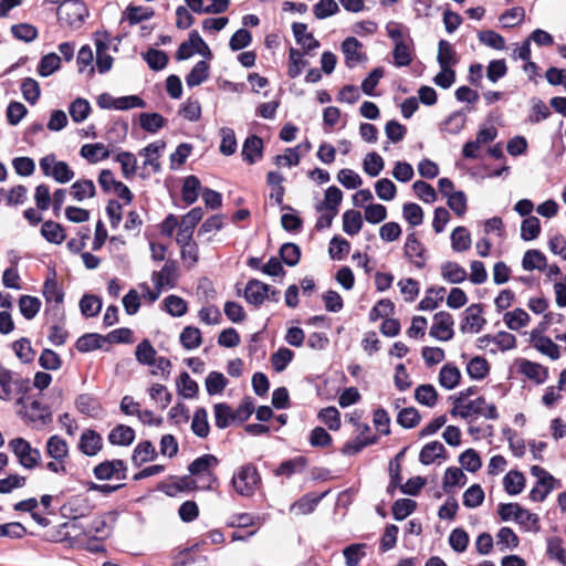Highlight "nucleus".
Here are the masks:
<instances>
[{"label":"nucleus","instance_id":"obj_31","mask_svg":"<svg viewBox=\"0 0 566 566\" xmlns=\"http://www.w3.org/2000/svg\"><path fill=\"white\" fill-rule=\"evenodd\" d=\"M306 459L304 457H296L294 459L286 460L282 462L277 469H275L274 474L276 476H286L290 478L295 473H301L306 468Z\"/></svg>","mask_w":566,"mask_h":566},{"label":"nucleus","instance_id":"obj_7","mask_svg":"<svg viewBox=\"0 0 566 566\" xmlns=\"http://www.w3.org/2000/svg\"><path fill=\"white\" fill-rule=\"evenodd\" d=\"M40 167L46 177L56 182L66 184L74 178V171L65 161H60L54 155H46L40 160Z\"/></svg>","mask_w":566,"mask_h":566},{"label":"nucleus","instance_id":"obj_3","mask_svg":"<svg viewBox=\"0 0 566 566\" xmlns=\"http://www.w3.org/2000/svg\"><path fill=\"white\" fill-rule=\"evenodd\" d=\"M56 14L62 27L76 30L84 23L88 10L81 0H66L59 6Z\"/></svg>","mask_w":566,"mask_h":566},{"label":"nucleus","instance_id":"obj_9","mask_svg":"<svg viewBox=\"0 0 566 566\" xmlns=\"http://www.w3.org/2000/svg\"><path fill=\"white\" fill-rule=\"evenodd\" d=\"M97 105L101 108L132 109L145 107V102L136 95L115 98L108 93H103L97 97Z\"/></svg>","mask_w":566,"mask_h":566},{"label":"nucleus","instance_id":"obj_52","mask_svg":"<svg viewBox=\"0 0 566 566\" xmlns=\"http://www.w3.org/2000/svg\"><path fill=\"white\" fill-rule=\"evenodd\" d=\"M366 544H352L344 548L343 555L345 557L346 566H358L361 558L366 556Z\"/></svg>","mask_w":566,"mask_h":566},{"label":"nucleus","instance_id":"obj_12","mask_svg":"<svg viewBox=\"0 0 566 566\" xmlns=\"http://www.w3.org/2000/svg\"><path fill=\"white\" fill-rule=\"evenodd\" d=\"M453 318L448 312H439L433 317L430 335L436 339L447 342L453 337Z\"/></svg>","mask_w":566,"mask_h":566},{"label":"nucleus","instance_id":"obj_8","mask_svg":"<svg viewBox=\"0 0 566 566\" xmlns=\"http://www.w3.org/2000/svg\"><path fill=\"white\" fill-rule=\"evenodd\" d=\"M112 526L107 523L106 517L103 515H96L92 517H85L83 522H78L77 533L87 538H94L103 541L109 536Z\"/></svg>","mask_w":566,"mask_h":566},{"label":"nucleus","instance_id":"obj_24","mask_svg":"<svg viewBox=\"0 0 566 566\" xmlns=\"http://www.w3.org/2000/svg\"><path fill=\"white\" fill-rule=\"evenodd\" d=\"M18 388L19 381L13 378L12 371L0 366V399L10 401Z\"/></svg>","mask_w":566,"mask_h":566},{"label":"nucleus","instance_id":"obj_54","mask_svg":"<svg viewBox=\"0 0 566 566\" xmlns=\"http://www.w3.org/2000/svg\"><path fill=\"white\" fill-rule=\"evenodd\" d=\"M69 113L75 123H82L88 117L91 105L88 101L78 97L71 103Z\"/></svg>","mask_w":566,"mask_h":566},{"label":"nucleus","instance_id":"obj_62","mask_svg":"<svg viewBox=\"0 0 566 566\" xmlns=\"http://www.w3.org/2000/svg\"><path fill=\"white\" fill-rule=\"evenodd\" d=\"M525 10L522 7H514L500 15V22L504 28H514L523 22Z\"/></svg>","mask_w":566,"mask_h":566},{"label":"nucleus","instance_id":"obj_59","mask_svg":"<svg viewBox=\"0 0 566 566\" xmlns=\"http://www.w3.org/2000/svg\"><path fill=\"white\" fill-rule=\"evenodd\" d=\"M148 66L154 71H160L166 67L168 63V56L164 51L157 49H149L143 54Z\"/></svg>","mask_w":566,"mask_h":566},{"label":"nucleus","instance_id":"obj_40","mask_svg":"<svg viewBox=\"0 0 566 566\" xmlns=\"http://www.w3.org/2000/svg\"><path fill=\"white\" fill-rule=\"evenodd\" d=\"M209 64L206 61H199L186 77L189 87L202 84L209 77Z\"/></svg>","mask_w":566,"mask_h":566},{"label":"nucleus","instance_id":"obj_4","mask_svg":"<svg viewBox=\"0 0 566 566\" xmlns=\"http://www.w3.org/2000/svg\"><path fill=\"white\" fill-rule=\"evenodd\" d=\"M219 464V460L213 454H203L189 464V472L197 476V481L201 482L200 489L211 490L218 482L212 470Z\"/></svg>","mask_w":566,"mask_h":566},{"label":"nucleus","instance_id":"obj_38","mask_svg":"<svg viewBox=\"0 0 566 566\" xmlns=\"http://www.w3.org/2000/svg\"><path fill=\"white\" fill-rule=\"evenodd\" d=\"M394 63L396 66H407L412 61L411 41L398 42L394 48Z\"/></svg>","mask_w":566,"mask_h":566},{"label":"nucleus","instance_id":"obj_48","mask_svg":"<svg viewBox=\"0 0 566 566\" xmlns=\"http://www.w3.org/2000/svg\"><path fill=\"white\" fill-rule=\"evenodd\" d=\"M384 167L385 161L382 157L375 151L368 153L363 160V169L370 177L378 176Z\"/></svg>","mask_w":566,"mask_h":566},{"label":"nucleus","instance_id":"obj_22","mask_svg":"<svg viewBox=\"0 0 566 566\" xmlns=\"http://www.w3.org/2000/svg\"><path fill=\"white\" fill-rule=\"evenodd\" d=\"M45 452L52 460L65 461L69 457V444L60 436H51L45 444Z\"/></svg>","mask_w":566,"mask_h":566},{"label":"nucleus","instance_id":"obj_32","mask_svg":"<svg viewBox=\"0 0 566 566\" xmlns=\"http://www.w3.org/2000/svg\"><path fill=\"white\" fill-rule=\"evenodd\" d=\"M343 199V192L335 186H331L325 191L324 201L317 207L318 211H332L334 214L338 213V207Z\"/></svg>","mask_w":566,"mask_h":566},{"label":"nucleus","instance_id":"obj_46","mask_svg":"<svg viewBox=\"0 0 566 566\" xmlns=\"http://www.w3.org/2000/svg\"><path fill=\"white\" fill-rule=\"evenodd\" d=\"M153 15V9L142 6H128L124 12L125 20H127L129 24H137L142 21L149 20Z\"/></svg>","mask_w":566,"mask_h":566},{"label":"nucleus","instance_id":"obj_18","mask_svg":"<svg viewBox=\"0 0 566 566\" xmlns=\"http://www.w3.org/2000/svg\"><path fill=\"white\" fill-rule=\"evenodd\" d=\"M518 371L536 384H543L548 377V369L538 363L527 359L517 361Z\"/></svg>","mask_w":566,"mask_h":566},{"label":"nucleus","instance_id":"obj_37","mask_svg":"<svg viewBox=\"0 0 566 566\" xmlns=\"http://www.w3.org/2000/svg\"><path fill=\"white\" fill-rule=\"evenodd\" d=\"M522 266L526 271H543L546 266V258L538 250H527L523 255Z\"/></svg>","mask_w":566,"mask_h":566},{"label":"nucleus","instance_id":"obj_30","mask_svg":"<svg viewBox=\"0 0 566 566\" xmlns=\"http://www.w3.org/2000/svg\"><path fill=\"white\" fill-rule=\"evenodd\" d=\"M80 154L92 164L101 161L109 156L107 147L102 143L85 144L81 147Z\"/></svg>","mask_w":566,"mask_h":566},{"label":"nucleus","instance_id":"obj_5","mask_svg":"<svg viewBox=\"0 0 566 566\" xmlns=\"http://www.w3.org/2000/svg\"><path fill=\"white\" fill-rule=\"evenodd\" d=\"M9 449L15 455L18 463L27 469L33 470L41 462V452L36 448H32L30 442L23 438H14L8 443Z\"/></svg>","mask_w":566,"mask_h":566},{"label":"nucleus","instance_id":"obj_63","mask_svg":"<svg viewBox=\"0 0 566 566\" xmlns=\"http://www.w3.org/2000/svg\"><path fill=\"white\" fill-rule=\"evenodd\" d=\"M541 232V222L536 217H527L523 220L521 226V237L525 241H531L537 238Z\"/></svg>","mask_w":566,"mask_h":566},{"label":"nucleus","instance_id":"obj_25","mask_svg":"<svg viewBox=\"0 0 566 566\" xmlns=\"http://www.w3.org/2000/svg\"><path fill=\"white\" fill-rule=\"evenodd\" d=\"M263 140L258 136H250L245 139L242 147L243 160L250 165L256 163L262 157Z\"/></svg>","mask_w":566,"mask_h":566},{"label":"nucleus","instance_id":"obj_55","mask_svg":"<svg viewBox=\"0 0 566 566\" xmlns=\"http://www.w3.org/2000/svg\"><path fill=\"white\" fill-rule=\"evenodd\" d=\"M177 388L179 395H181L186 399H191L196 397L198 392L197 382L190 377L187 371H184L179 376V380L177 381Z\"/></svg>","mask_w":566,"mask_h":566},{"label":"nucleus","instance_id":"obj_29","mask_svg":"<svg viewBox=\"0 0 566 566\" xmlns=\"http://www.w3.org/2000/svg\"><path fill=\"white\" fill-rule=\"evenodd\" d=\"M441 275L449 283L457 284L463 282L467 276V270L457 262H446L441 266Z\"/></svg>","mask_w":566,"mask_h":566},{"label":"nucleus","instance_id":"obj_19","mask_svg":"<svg viewBox=\"0 0 566 566\" xmlns=\"http://www.w3.org/2000/svg\"><path fill=\"white\" fill-rule=\"evenodd\" d=\"M177 279V265L172 261L165 263L163 269L154 272L151 280L156 289L163 290L165 287H172Z\"/></svg>","mask_w":566,"mask_h":566},{"label":"nucleus","instance_id":"obj_35","mask_svg":"<svg viewBox=\"0 0 566 566\" xmlns=\"http://www.w3.org/2000/svg\"><path fill=\"white\" fill-rule=\"evenodd\" d=\"M134 439L135 431L125 424H118L109 432L108 436L109 442L117 446H129Z\"/></svg>","mask_w":566,"mask_h":566},{"label":"nucleus","instance_id":"obj_26","mask_svg":"<svg viewBox=\"0 0 566 566\" xmlns=\"http://www.w3.org/2000/svg\"><path fill=\"white\" fill-rule=\"evenodd\" d=\"M438 380L441 387L447 390H452L459 385L461 380V371L457 366L452 364H446L440 369Z\"/></svg>","mask_w":566,"mask_h":566},{"label":"nucleus","instance_id":"obj_51","mask_svg":"<svg viewBox=\"0 0 566 566\" xmlns=\"http://www.w3.org/2000/svg\"><path fill=\"white\" fill-rule=\"evenodd\" d=\"M415 399L427 407H433L438 399V394L432 385H420L415 390Z\"/></svg>","mask_w":566,"mask_h":566},{"label":"nucleus","instance_id":"obj_39","mask_svg":"<svg viewBox=\"0 0 566 566\" xmlns=\"http://www.w3.org/2000/svg\"><path fill=\"white\" fill-rule=\"evenodd\" d=\"M451 247L455 252H464L470 249L472 240L470 232L464 227H457L451 233Z\"/></svg>","mask_w":566,"mask_h":566},{"label":"nucleus","instance_id":"obj_42","mask_svg":"<svg viewBox=\"0 0 566 566\" xmlns=\"http://www.w3.org/2000/svg\"><path fill=\"white\" fill-rule=\"evenodd\" d=\"M437 60L440 66L452 67L458 63L457 53L448 41L441 40L439 42Z\"/></svg>","mask_w":566,"mask_h":566},{"label":"nucleus","instance_id":"obj_58","mask_svg":"<svg viewBox=\"0 0 566 566\" xmlns=\"http://www.w3.org/2000/svg\"><path fill=\"white\" fill-rule=\"evenodd\" d=\"M41 302L30 295H23L19 300V308L27 319H32L40 311Z\"/></svg>","mask_w":566,"mask_h":566},{"label":"nucleus","instance_id":"obj_27","mask_svg":"<svg viewBox=\"0 0 566 566\" xmlns=\"http://www.w3.org/2000/svg\"><path fill=\"white\" fill-rule=\"evenodd\" d=\"M525 476L517 470L509 471L503 478V488L510 495H517L523 492L525 488Z\"/></svg>","mask_w":566,"mask_h":566},{"label":"nucleus","instance_id":"obj_36","mask_svg":"<svg viewBox=\"0 0 566 566\" xmlns=\"http://www.w3.org/2000/svg\"><path fill=\"white\" fill-rule=\"evenodd\" d=\"M363 227L361 213L357 210H346L343 214V230L348 235L357 234Z\"/></svg>","mask_w":566,"mask_h":566},{"label":"nucleus","instance_id":"obj_45","mask_svg":"<svg viewBox=\"0 0 566 566\" xmlns=\"http://www.w3.org/2000/svg\"><path fill=\"white\" fill-rule=\"evenodd\" d=\"M191 430L200 438H206L209 434L210 428L206 409L199 408L195 411L191 421Z\"/></svg>","mask_w":566,"mask_h":566},{"label":"nucleus","instance_id":"obj_53","mask_svg":"<svg viewBox=\"0 0 566 566\" xmlns=\"http://www.w3.org/2000/svg\"><path fill=\"white\" fill-rule=\"evenodd\" d=\"M289 62L287 74L292 78L297 77L307 65V61L303 59V52L294 48L290 49Z\"/></svg>","mask_w":566,"mask_h":566},{"label":"nucleus","instance_id":"obj_11","mask_svg":"<svg viewBox=\"0 0 566 566\" xmlns=\"http://www.w3.org/2000/svg\"><path fill=\"white\" fill-rule=\"evenodd\" d=\"M482 314L483 310L480 304H472L467 307L463 312L461 331L470 334L479 333L486 323Z\"/></svg>","mask_w":566,"mask_h":566},{"label":"nucleus","instance_id":"obj_14","mask_svg":"<svg viewBox=\"0 0 566 566\" xmlns=\"http://www.w3.org/2000/svg\"><path fill=\"white\" fill-rule=\"evenodd\" d=\"M403 250H405L406 256L417 268H422L424 265L426 249H424L423 244L417 239V237L413 232L408 234Z\"/></svg>","mask_w":566,"mask_h":566},{"label":"nucleus","instance_id":"obj_49","mask_svg":"<svg viewBox=\"0 0 566 566\" xmlns=\"http://www.w3.org/2000/svg\"><path fill=\"white\" fill-rule=\"evenodd\" d=\"M61 67V57L55 53L45 54L38 66V73L42 77H48Z\"/></svg>","mask_w":566,"mask_h":566},{"label":"nucleus","instance_id":"obj_1","mask_svg":"<svg viewBox=\"0 0 566 566\" xmlns=\"http://www.w3.org/2000/svg\"><path fill=\"white\" fill-rule=\"evenodd\" d=\"M451 415L461 417L462 419L483 417L485 419L496 420L499 418L494 403L488 402L484 397H478L472 400L467 399L464 392H460L455 398Z\"/></svg>","mask_w":566,"mask_h":566},{"label":"nucleus","instance_id":"obj_16","mask_svg":"<svg viewBox=\"0 0 566 566\" xmlns=\"http://www.w3.org/2000/svg\"><path fill=\"white\" fill-rule=\"evenodd\" d=\"M361 48L363 44L354 36L346 38L343 41L342 52L345 55V64L348 67H355L365 59Z\"/></svg>","mask_w":566,"mask_h":566},{"label":"nucleus","instance_id":"obj_28","mask_svg":"<svg viewBox=\"0 0 566 566\" xmlns=\"http://www.w3.org/2000/svg\"><path fill=\"white\" fill-rule=\"evenodd\" d=\"M41 234L48 242L53 244H61L66 238L63 227L52 220L43 222Z\"/></svg>","mask_w":566,"mask_h":566},{"label":"nucleus","instance_id":"obj_23","mask_svg":"<svg viewBox=\"0 0 566 566\" xmlns=\"http://www.w3.org/2000/svg\"><path fill=\"white\" fill-rule=\"evenodd\" d=\"M293 34L297 44L302 46L304 53H308L319 46V42L314 35L307 31V25L304 23H294L292 27Z\"/></svg>","mask_w":566,"mask_h":566},{"label":"nucleus","instance_id":"obj_13","mask_svg":"<svg viewBox=\"0 0 566 566\" xmlns=\"http://www.w3.org/2000/svg\"><path fill=\"white\" fill-rule=\"evenodd\" d=\"M64 510H65V512H67L69 517L72 520L67 524V527L71 530V533H73L74 536H78V533H77L78 522H83L85 520L86 513L90 510L86 500H84V499L73 500V501L69 502L67 505L64 506Z\"/></svg>","mask_w":566,"mask_h":566},{"label":"nucleus","instance_id":"obj_33","mask_svg":"<svg viewBox=\"0 0 566 566\" xmlns=\"http://www.w3.org/2000/svg\"><path fill=\"white\" fill-rule=\"evenodd\" d=\"M156 458V450L149 441H144L137 444L132 454V462L135 467L151 461Z\"/></svg>","mask_w":566,"mask_h":566},{"label":"nucleus","instance_id":"obj_15","mask_svg":"<svg viewBox=\"0 0 566 566\" xmlns=\"http://www.w3.org/2000/svg\"><path fill=\"white\" fill-rule=\"evenodd\" d=\"M530 338L533 347L541 354L549 357L553 360L559 358V347L549 337L541 335L537 331H532Z\"/></svg>","mask_w":566,"mask_h":566},{"label":"nucleus","instance_id":"obj_10","mask_svg":"<svg viewBox=\"0 0 566 566\" xmlns=\"http://www.w3.org/2000/svg\"><path fill=\"white\" fill-rule=\"evenodd\" d=\"M127 467L123 460L103 461L94 468V475L97 480H125Z\"/></svg>","mask_w":566,"mask_h":566},{"label":"nucleus","instance_id":"obj_60","mask_svg":"<svg viewBox=\"0 0 566 566\" xmlns=\"http://www.w3.org/2000/svg\"><path fill=\"white\" fill-rule=\"evenodd\" d=\"M485 494L480 484L471 485L463 494V505L470 509L480 506L484 501Z\"/></svg>","mask_w":566,"mask_h":566},{"label":"nucleus","instance_id":"obj_34","mask_svg":"<svg viewBox=\"0 0 566 566\" xmlns=\"http://www.w3.org/2000/svg\"><path fill=\"white\" fill-rule=\"evenodd\" d=\"M530 319V315L523 308H514L511 312H506L503 316L505 325L512 331H518L527 326Z\"/></svg>","mask_w":566,"mask_h":566},{"label":"nucleus","instance_id":"obj_43","mask_svg":"<svg viewBox=\"0 0 566 566\" xmlns=\"http://www.w3.org/2000/svg\"><path fill=\"white\" fill-rule=\"evenodd\" d=\"M213 410L216 426L219 429L229 427L231 422L237 418V413H234L227 403H216Z\"/></svg>","mask_w":566,"mask_h":566},{"label":"nucleus","instance_id":"obj_57","mask_svg":"<svg viewBox=\"0 0 566 566\" xmlns=\"http://www.w3.org/2000/svg\"><path fill=\"white\" fill-rule=\"evenodd\" d=\"M200 181L196 176H188L182 186V200L191 205L193 203L199 196Z\"/></svg>","mask_w":566,"mask_h":566},{"label":"nucleus","instance_id":"obj_56","mask_svg":"<svg viewBox=\"0 0 566 566\" xmlns=\"http://www.w3.org/2000/svg\"><path fill=\"white\" fill-rule=\"evenodd\" d=\"M375 192L382 201H391L397 195L396 185L388 178H381L375 184Z\"/></svg>","mask_w":566,"mask_h":566},{"label":"nucleus","instance_id":"obj_2","mask_svg":"<svg viewBox=\"0 0 566 566\" xmlns=\"http://www.w3.org/2000/svg\"><path fill=\"white\" fill-rule=\"evenodd\" d=\"M233 490L241 496L251 497L261 485V476L252 463L239 467L231 479Z\"/></svg>","mask_w":566,"mask_h":566},{"label":"nucleus","instance_id":"obj_21","mask_svg":"<svg viewBox=\"0 0 566 566\" xmlns=\"http://www.w3.org/2000/svg\"><path fill=\"white\" fill-rule=\"evenodd\" d=\"M164 148L165 143L163 140H157L143 148L139 155L145 157L144 167H150L153 172H158L160 169L159 157Z\"/></svg>","mask_w":566,"mask_h":566},{"label":"nucleus","instance_id":"obj_61","mask_svg":"<svg viewBox=\"0 0 566 566\" xmlns=\"http://www.w3.org/2000/svg\"><path fill=\"white\" fill-rule=\"evenodd\" d=\"M180 342L186 349L198 348L201 344V332L197 327L188 326L180 334Z\"/></svg>","mask_w":566,"mask_h":566},{"label":"nucleus","instance_id":"obj_44","mask_svg":"<svg viewBox=\"0 0 566 566\" xmlns=\"http://www.w3.org/2000/svg\"><path fill=\"white\" fill-rule=\"evenodd\" d=\"M223 226V217L214 214L208 218L199 228L198 237H205L207 241H211L213 235L221 230Z\"/></svg>","mask_w":566,"mask_h":566},{"label":"nucleus","instance_id":"obj_17","mask_svg":"<svg viewBox=\"0 0 566 566\" xmlns=\"http://www.w3.org/2000/svg\"><path fill=\"white\" fill-rule=\"evenodd\" d=\"M103 448V439L94 430H85L78 441V450L87 457L96 455Z\"/></svg>","mask_w":566,"mask_h":566},{"label":"nucleus","instance_id":"obj_20","mask_svg":"<svg viewBox=\"0 0 566 566\" xmlns=\"http://www.w3.org/2000/svg\"><path fill=\"white\" fill-rule=\"evenodd\" d=\"M270 291V286L258 280H250L244 290V297L248 303L260 305L264 302Z\"/></svg>","mask_w":566,"mask_h":566},{"label":"nucleus","instance_id":"obj_50","mask_svg":"<svg viewBox=\"0 0 566 566\" xmlns=\"http://www.w3.org/2000/svg\"><path fill=\"white\" fill-rule=\"evenodd\" d=\"M490 370L488 360L481 356L473 357L467 365L468 375L473 379H483Z\"/></svg>","mask_w":566,"mask_h":566},{"label":"nucleus","instance_id":"obj_64","mask_svg":"<svg viewBox=\"0 0 566 566\" xmlns=\"http://www.w3.org/2000/svg\"><path fill=\"white\" fill-rule=\"evenodd\" d=\"M531 105L532 108L528 115V120L531 123L537 124L551 115L548 106L542 99L534 97L531 99Z\"/></svg>","mask_w":566,"mask_h":566},{"label":"nucleus","instance_id":"obj_47","mask_svg":"<svg viewBox=\"0 0 566 566\" xmlns=\"http://www.w3.org/2000/svg\"><path fill=\"white\" fill-rule=\"evenodd\" d=\"M72 197L76 201H83L95 196V186L92 180H77L72 185Z\"/></svg>","mask_w":566,"mask_h":566},{"label":"nucleus","instance_id":"obj_6","mask_svg":"<svg viewBox=\"0 0 566 566\" xmlns=\"http://www.w3.org/2000/svg\"><path fill=\"white\" fill-rule=\"evenodd\" d=\"M531 474L536 478V484L530 491V499L533 502H543L546 496L558 486L557 480L539 465L531 468Z\"/></svg>","mask_w":566,"mask_h":566},{"label":"nucleus","instance_id":"obj_41","mask_svg":"<svg viewBox=\"0 0 566 566\" xmlns=\"http://www.w3.org/2000/svg\"><path fill=\"white\" fill-rule=\"evenodd\" d=\"M444 453V447L439 441L427 443L420 451L419 461L429 465L434 462L436 459L441 458Z\"/></svg>","mask_w":566,"mask_h":566}]
</instances>
